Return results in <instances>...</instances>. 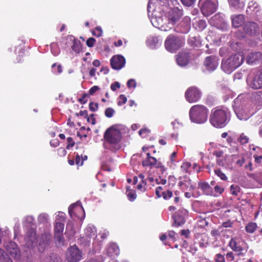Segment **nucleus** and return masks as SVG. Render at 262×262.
Instances as JSON below:
<instances>
[{"label":"nucleus","instance_id":"e433bc0d","mask_svg":"<svg viewBox=\"0 0 262 262\" xmlns=\"http://www.w3.org/2000/svg\"><path fill=\"white\" fill-rule=\"evenodd\" d=\"M0 262H13L11 257L6 254H5L4 250L2 249H0Z\"/></svg>","mask_w":262,"mask_h":262},{"label":"nucleus","instance_id":"6e6d98bb","mask_svg":"<svg viewBox=\"0 0 262 262\" xmlns=\"http://www.w3.org/2000/svg\"><path fill=\"white\" fill-rule=\"evenodd\" d=\"M9 230L7 227H5L3 230L0 228V244L2 243V238L5 235L9 234Z\"/></svg>","mask_w":262,"mask_h":262},{"label":"nucleus","instance_id":"1a4fd4ad","mask_svg":"<svg viewBox=\"0 0 262 262\" xmlns=\"http://www.w3.org/2000/svg\"><path fill=\"white\" fill-rule=\"evenodd\" d=\"M82 257V253L75 246L69 248L66 253V258L69 262H77Z\"/></svg>","mask_w":262,"mask_h":262},{"label":"nucleus","instance_id":"0eeeda50","mask_svg":"<svg viewBox=\"0 0 262 262\" xmlns=\"http://www.w3.org/2000/svg\"><path fill=\"white\" fill-rule=\"evenodd\" d=\"M4 247L7 252L6 254L8 256L13 258L15 260H19L20 259V251L15 242H6L4 244Z\"/></svg>","mask_w":262,"mask_h":262},{"label":"nucleus","instance_id":"cd10ccee","mask_svg":"<svg viewBox=\"0 0 262 262\" xmlns=\"http://www.w3.org/2000/svg\"><path fill=\"white\" fill-rule=\"evenodd\" d=\"M259 8L258 5L254 1H251L249 3L248 9L247 12L250 14H257L259 12Z\"/></svg>","mask_w":262,"mask_h":262},{"label":"nucleus","instance_id":"393cba45","mask_svg":"<svg viewBox=\"0 0 262 262\" xmlns=\"http://www.w3.org/2000/svg\"><path fill=\"white\" fill-rule=\"evenodd\" d=\"M249 85L253 89H258L262 88V80L257 74L250 82L248 81Z\"/></svg>","mask_w":262,"mask_h":262},{"label":"nucleus","instance_id":"a19ab883","mask_svg":"<svg viewBox=\"0 0 262 262\" xmlns=\"http://www.w3.org/2000/svg\"><path fill=\"white\" fill-rule=\"evenodd\" d=\"M48 217L49 215L48 214L45 213H42L40 214L38 216V222L39 223H46L48 222Z\"/></svg>","mask_w":262,"mask_h":262},{"label":"nucleus","instance_id":"412c9836","mask_svg":"<svg viewBox=\"0 0 262 262\" xmlns=\"http://www.w3.org/2000/svg\"><path fill=\"white\" fill-rule=\"evenodd\" d=\"M262 61V55L260 52L250 53L247 58V63L251 64H259Z\"/></svg>","mask_w":262,"mask_h":262},{"label":"nucleus","instance_id":"f704fd0d","mask_svg":"<svg viewBox=\"0 0 262 262\" xmlns=\"http://www.w3.org/2000/svg\"><path fill=\"white\" fill-rule=\"evenodd\" d=\"M199 188L202 189L204 193L207 194H210L209 193L210 189H211V187L210 185L206 182H201L199 183L198 185Z\"/></svg>","mask_w":262,"mask_h":262},{"label":"nucleus","instance_id":"a18cd8bd","mask_svg":"<svg viewBox=\"0 0 262 262\" xmlns=\"http://www.w3.org/2000/svg\"><path fill=\"white\" fill-rule=\"evenodd\" d=\"M93 34L97 37H100L102 36L103 31L101 27L97 26L92 32Z\"/></svg>","mask_w":262,"mask_h":262},{"label":"nucleus","instance_id":"79ce46f5","mask_svg":"<svg viewBox=\"0 0 262 262\" xmlns=\"http://www.w3.org/2000/svg\"><path fill=\"white\" fill-rule=\"evenodd\" d=\"M51 51L52 53L54 56H56L59 53V52H60L59 48L57 43H52L51 45Z\"/></svg>","mask_w":262,"mask_h":262},{"label":"nucleus","instance_id":"de8ad7c7","mask_svg":"<svg viewBox=\"0 0 262 262\" xmlns=\"http://www.w3.org/2000/svg\"><path fill=\"white\" fill-rule=\"evenodd\" d=\"M214 172L220 179L222 180L225 181L227 180V177L224 173H223L220 169H216L214 170Z\"/></svg>","mask_w":262,"mask_h":262},{"label":"nucleus","instance_id":"6ab92c4d","mask_svg":"<svg viewBox=\"0 0 262 262\" xmlns=\"http://www.w3.org/2000/svg\"><path fill=\"white\" fill-rule=\"evenodd\" d=\"M162 38L160 36H150L146 41V45L151 49H157L161 46Z\"/></svg>","mask_w":262,"mask_h":262},{"label":"nucleus","instance_id":"423d86ee","mask_svg":"<svg viewBox=\"0 0 262 262\" xmlns=\"http://www.w3.org/2000/svg\"><path fill=\"white\" fill-rule=\"evenodd\" d=\"M199 5L201 11L205 16H209L214 13L217 8L216 2L212 0H200Z\"/></svg>","mask_w":262,"mask_h":262},{"label":"nucleus","instance_id":"49530a36","mask_svg":"<svg viewBox=\"0 0 262 262\" xmlns=\"http://www.w3.org/2000/svg\"><path fill=\"white\" fill-rule=\"evenodd\" d=\"M191 166V164L189 162H184L181 166V170L184 173L188 172V169Z\"/></svg>","mask_w":262,"mask_h":262},{"label":"nucleus","instance_id":"7ed1b4c3","mask_svg":"<svg viewBox=\"0 0 262 262\" xmlns=\"http://www.w3.org/2000/svg\"><path fill=\"white\" fill-rule=\"evenodd\" d=\"M228 112L227 110L213 108L211 112L209 121L212 126L216 128L224 127L229 122Z\"/></svg>","mask_w":262,"mask_h":262},{"label":"nucleus","instance_id":"ea45409f","mask_svg":"<svg viewBox=\"0 0 262 262\" xmlns=\"http://www.w3.org/2000/svg\"><path fill=\"white\" fill-rule=\"evenodd\" d=\"M66 217V214L63 212H58L56 216L55 223H64Z\"/></svg>","mask_w":262,"mask_h":262},{"label":"nucleus","instance_id":"4be33fe9","mask_svg":"<svg viewBox=\"0 0 262 262\" xmlns=\"http://www.w3.org/2000/svg\"><path fill=\"white\" fill-rule=\"evenodd\" d=\"M177 63L179 66H186L189 63L190 55L187 52H181L176 56Z\"/></svg>","mask_w":262,"mask_h":262},{"label":"nucleus","instance_id":"338daca9","mask_svg":"<svg viewBox=\"0 0 262 262\" xmlns=\"http://www.w3.org/2000/svg\"><path fill=\"white\" fill-rule=\"evenodd\" d=\"M127 85L128 88H130L132 87L135 88L136 86V82L134 79H130L127 81Z\"/></svg>","mask_w":262,"mask_h":262},{"label":"nucleus","instance_id":"f257e3e1","mask_svg":"<svg viewBox=\"0 0 262 262\" xmlns=\"http://www.w3.org/2000/svg\"><path fill=\"white\" fill-rule=\"evenodd\" d=\"M177 0H149L148 15L154 27L162 31L172 29L182 15Z\"/></svg>","mask_w":262,"mask_h":262},{"label":"nucleus","instance_id":"69168bd1","mask_svg":"<svg viewBox=\"0 0 262 262\" xmlns=\"http://www.w3.org/2000/svg\"><path fill=\"white\" fill-rule=\"evenodd\" d=\"M95 42H96V40L95 38H94L93 37H90L86 40V45L89 47H93Z\"/></svg>","mask_w":262,"mask_h":262},{"label":"nucleus","instance_id":"20e7f679","mask_svg":"<svg viewBox=\"0 0 262 262\" xmlns=\"http://www.w3.org/2000/svg\"><path fill=\"white\" fill-rule=\"evenodd\" d=\"M208 110L201 105L192 106L189 111V116L192 122L203 123L207 120Z\"/></svg>","mask_w":262,"mask_h":262},{"label":"nucleus","instance_id":"774afa93","mask_svg":"<svg viewBox=\"0 0 262 262\" xmlns=\"http://www.w3.org/2000/svg\"><path fill=\"white\" fill-rule=\"evenodd\" d=\"M149 133V130L147 128H142L139 132V135L143 137H145Z\"/></svg>","mask_w":262,"mask_h":262},{"label":"nucleus","instance_id":"37998d69","mask_svg":"<svg viewBox=\"0 0 262 262\" xmlns=\"http://www.w3.org/2000/svg\"><path fill=\"white\" fill-rule=\"evenodd\" d=\"M34 221V219L32 216L28 215L26 216L23 220V223L26 226H31Z\"/></svg>","mask_w":262,"mask_h":262},{"label":"nucleus","instance_id":"bb28decb","mask_svg":"<svg viewBox=\"0 0 262 262\" xmlns=\"http://www.w3.org/2000/svg\"><path fill=\"white\" fill-rule=\"evenodd\" d=\"M231 19L232 25L235 28L239 27L242 25L244 21V16L241 14L233 15Z\"/></svg>","mask_w":262,"mask_h":262},{"label":"nucleus","instance_id":"603ef678","mask_svg":"<svg viewBox=\"0 0 262 262\" xmlns=\"http://www.w3.org/2000/svg\"><path fill=\"white\" fill-rule=\"evenodd\" d=\"M115 112V110L113 108L108 107L105 111V115L108 118H111L113 116Z\"/></svg>","mask_w":262,"mask_h":262},{"label":"nucleus","instance_id":"dca6fc26","mask_svg":"<svg viewBox=\"0 0 262 262\" xmlns=\"http://www.w3.org/2000/svg\"><path fill=\"white\" fill-rule=\"evenodd\" d=\"M186 210L185 209H180L176 212L173 215L174 227H179L183 225L185 222V215L186 214Z\"/></svg>","mask_w":262,"mask_h":262},{"label":"nucleus","instance_id":"3c124183","mask_svg":"<svg viewBox=\"0 0 262 262\" xmlns=\"http://www.w3.org/2000/svg\"><path fill=\"white\" fill-rule=\"evenodd\" d=\"M127 101V98L124 95H120L118 98L117 104L119 106H121L125 104Z\"/></svg>","mask_w":262,"mask_h":262},{"label":"nucleus","instance_id":"473e14b6","mask_svg":"<svg viewBox=\"0 0 262 262\" xmlns=\"http://www.w3.org/2000/svg\"><path fill=\"white\" fill-rule=\"evenodd\" d=\"M228 2L230 6L235 9L243 8L245 4L243 0H228Z\"/></svg>","mask_w":262,"mask_h":262},{"label":"nucleus","instance_id":"5701e85b","mask_svg":"<svg viewBox=\"0 0 262 262\" xmlns=\"http://www.w3.org/2000/svg\"><path fill=\"white\" fill-rule=\"evenodd\" d=\"M234 112L237 118L241 120H247L250 116V114L243 108L236 107Z\"/></svg>","mask_w":262,"mask_h":262},{"label":"nucleus","instance_id":"9b49d317","mask_svg":"<svg viewBox=\"0 0 262 262\" xmlns=\"http://www.w3.org/2000/svg\"><path fill=\"white\" fill-rule=\"evenodd\" d=\"M66 44L68 46H70L72 50L76 53H79L82 51L81 42L72 35L67 37Z\"/></svg>","mask_w":262,"mask_h":262},{"label":"nucleus","instance_id":"c9c22d12","mask_svg":"<svg viewBox=\"0 0 262 262\" xmlns=\"http://www.w3.org/2000/svg\"><path fill=\"white\" fill-rule=\"evenodd\" d=\"M246 29L250 34L255 33L257 30V25L254 23H250L246 27Z\"/></svg>","mask_w":262,"mask_h":262},{"label":"nucleus","instance_id":"a878e982","mask_svg":"<svg viewBox=\"0 0 262 262\" xmlns=\"http://www.w3.org/2000/svg\"><path fill=\"white\" fill-rule=\"evenodd\" d=\"M106 253L110 257L118 255L119 253V249L118 245L115 243L110 244L107 249Z\"/></svg>","mask_w":262,"mask_h":262},{"label":"nucleus","instance_id":"7c9ffc66","mask_svg":"<svg viewBox=\"0 0 262 262\" xmlns=\"http://www.w3.org/2000/svg\"><path fill=\"white\" fill-rule=\"evenodd\" d=\"M219 64V59L215 56H209L206 58L204 66H217Z\"/></svg>","mask_w":262,"mask_h":262},{"label":"nucleus","instance_id":"680f3d73","mask_svg":"<svg viewBox=\"0 0 262 262\" xmlns=\"http://www.w3.org/2000/svg\"><path fill=\"white\" fill-rule=\"evenodd\" d=\"M215 259L216 262H225L224 256L220 253L216 255Z\"/></svg>","mask_w":262,"mask_h":262},{"label":"nucleus","instance_id":"aec40b11","mask_svg":"<svg viewBox=\"0 0 262 262\" xmlns=\"http://www.w3.org/2000/svg\"><path fill=\"white\" fill-rule=\"evenodd\" d=\"M180 180L181 181L179 183V185L182 189L184 190H191L195 188V185L192 184L191 180L187 176H184Z\"/></svg>","mask_w":262,"mask_h":262},{"label":"nucleus","instance_id":"c756f323","mask_svg":"<svg viewBox=\"0 0 262 262\" xmlns=\"http://www.w3.org/2000/svg\"><path fill=\"white\" fill-rule=\"evenodd\" d=\"M147 158L143 161L142 165L143 166H152L156 164L157 159L150 156L149 153H147Z\"/></svg>","mask_w":262,"mask_h":262},{"label":"nucleus","instance_id":"6e6552de","mask_svg":"<svg viewBox=\"0 0 262 262\" xmlns=\"http://www.w3.org/2000/svg\"><path fill=\"white\" fill-rule=\"evenodd\" d=\"M185 97L187 101L190 103L195 102L201 97V92L195 86L189 88L186 91Z\"/></svg>","mask_w":262,"mask_h":262},{"label":"nucleus","instance_id":"b1692460","mask_svg":"<svg viewBox=\"0 0 262 262\" xmlns=\"http://www.w3.org/2000/svg\"><path fill=\"white\" fill-rule=\"evenodd\" d=\"M125 64V59L122 55H115L111 59V66H124Z\"/></svg>","mask_w":262,"mask_h":262},{"label":"nucleus","instance_id":"e2e57ef3","mask_svg":"<svg viewBox=\"0 0 262 262\" xmlns=\"http://www.w3.org/2000/svg\"><path fill=\"white\" fill-rule=\"evenodd\" d=\"M52 71L54 74H60L62 71L61 67H52Z\"/></svg>","mask_w":262,"mask_h":262},{"label":"nucleus","instance_id":"f8f14e48","mask_svg":"<svg viewBox=\"0 0 262 262\" xmlns=\"http://www.w3.org/2000/svg\"><path fill=\"white\" fill-rule=\"evenodd\" d=\"M26 245L28 248H33L37 246L36 233L33 229H30L25 238Z\"/></svg>","mask_w":262,"mask_h":262},{"label":"nucleus","instance_id":"13d9d810","mask_svg":"<svg viewBox=\"0 0 262 262\" xmlns=\"http://www.w3.org/2000/svg\"><path fill=\"white\" fill-rule=\"evenodd\" d=\"M162 194L163 198L165 200L169 199L172 196V192L170 190L163 191L162 192Z\"/></svg>","mask_w":262,"mask_h":262},{"label":"nucleus","instance_id":"0e129e2a","mask_svg":"<svg viewBox=\"0 0 262 262\" xmlns=\"http://www.w3.org/2000/svg\"><path fill=\"white\" fill-rule=\"evenodd\" d=\"M182 4L186 6H192L194 2H195V0H181Z\"/></svg>","mask_w":262,"mask_h":262},{"label":"nucleus","instance_id":"9d476101","mask_svg":"<svg viewBox=\"0 0 262 262\" xmlns=\"http://www.w3.org/2000/svg\"><path fill=\"white\" fill-rule=\"evenodd\" d=\"M229 246L234 251L237 253L238 255L242 256L244 255L247 253L248 248L245 242L243 241L241 243H237L233 238L230 241Z\"/></svg>","mask_w":262,"mask_h":262},{"label":"nucleus","instance_id":"a211bd4d","mask_svg":"<svg viewBox=\"0 0 262 262\" xmlns=\"http://www.w3.org/2000/svg\"><path fill=\"white\" fill-rule=\"evenodd\" d=\"M64 223H55L54 225L55 238L60 243H63L64 237L63 231L64 229Z\"/></svg>","mask_w":262,"mask_h":262},{"label":"nucleus","instance_id":"ddd939ff","mask_svg":"<svg viewBox=\"0 0 262 262\" xmlns=\"http://www.w3.org/2000/svg\"><path fill=\"white\" fill-rule=\"evenodd\" d=\"M244 60V56L238 53L230 57L226 60H223V64L225 66H241Z\"/></svg>","mask_w":262,"mask_h":262},{"label":"nucleus","instance_id":"f03ea898","mask_svg":"<svg viewBox=\"0 0 262 262\" xmlns=\"http://www.w3.org/2000/svg\"><path fill=\"white\" fill-rule=\"evenodd\" d=\"M104 147L112 151L115 152L121 147L122 135L115 125L107 128L104 134Z\"/></svg>","mask_w":262,"mask_h":262},{"label":"nucleus","instance_id":"2eb2a0df","mask_svg":"<svg viewBox=\"0 0 262 262\" xmlns=\"http://www.w3.org/2000/svg\"><path fill=\"white\" fill-rule=\"evenodd\" d=\"M51 239V234L49 232H45L39 238L38 249L40 252H42L49 245Z\"/></svg>","mask_w":262,"mask_h":262},{"label":"nucleus","instance_id":"5fc2aeb1","mask_svg":"<svg viewBox=\"0 0 262 262\" xmlns=\"http://www.w3.org/2000/svg\"><path fill=\"white\" fill-rule=\"evenodd\" d=\"M203 69H202L203 72L205 74H209L215 70L216 67H203Z\"/></svg>","mask_w":262,"mask_h":262},{"label":"nucleus","instance_id":"58836bf2","mask_svg":"<svg viewBox=\"0 0 262 262\" xmlns=\"http://www.w3.org/2000/svg\"><path fill=\"white\" fill-rule=\"evenodd\" d=\"M257 228V225L255 223H250L245 227L246 231L248 233H253Z\"/></svg>","mask_w":262,"mask_h":262},{"label":"nucleus","instance_id":"39448f33","mask_svg":"<svg viewBox=\"0 0 262 262\" xmlns=\"http://www.w3.org/2000/svg\"><path fill=\"white\" fill-rule=\"evenodd\" d=\"M184 44V40L176 35H168L164 42V46L167 51L171 53L176 52Z\"/></svg>","mask_w":262,"mask_h":262},{"label":"nucleus","instance_id":"4468645a","mask_svg":"<svg viewBox=\"0 0 262 262\" xmlns=\"http://www.w3.org/2000/svg\"><path fill=\"white\" fill-rule=\"evenodd\" d=\"M191 19L185 16L182 21L174 28V31L181 33H187L190 29Z\"/></svg>","mask_w":262,"mask_h":262},{"label":"nucleus","instance_id":"c85d7f7f","mask_svg":"<svg viewBox=\"0 0 262 262\" xmlns=\"http://www.w3.org/2000/svg\"><path fill=\"white\" fill-rule=\"evenodd\" d=\"M84 233L88 239L96 237V230L93 225H89L85 229Z\"/></svg>","mask_w":262,"mask_h":262},{"label":"nucleus","instance_id":"2f4dec72","mask_svg":"<svg viewBox=\"0 0 262 262\" xmlns=\"http://www.w3.org/2000/svg\"><path fill=\"white\" fill-rule=\"evenodd\" d=\"M75 234L73 224L71 222H69L67 224L65 234L69 238H72Z\"/></svg>","mask_w":262,"mask_h":262},{"label":"nucleus","instance_id":"bf43d9fd","mask_svg":"<svg viewBox=\"0 0 262 262\" xmlns=\"http://www.w3.org/2000/svg\"><path fill=\"white\" fill-rule=\"evenodd\" d=\"M98 108V104L91 102L89 104V108L92 112H95Z\"/></svg>","mask_w":262,"mask_h":262},{"label":"nucleus","instance_id":"4c0bfd02","mask_svg":"<svg viewBox=\"0 0 262 262\" xmlns=\"http://www.w3.org/2000/svg\"><path fill=\"white\" fill-rule=\"evenodd\" d=\"M126 193L128 200L130 201L133 202L136 199V194L135 193V191L133 190L130 189L129 187L127 188Z\"/></svg>","mask_w":262,"mask_h":262},{"label":"nucleus","instance_id":"8fccbe9b","mask_svg":"<svg viewBox=\"0 0 262 262\" xmlns=\"http://www.w3.org/2000/svg\"><path fill=\"white\" fill-rule=\"evenodd\" d=\"M238 141L243 144H246L249 142V138L243 133L240 135Z\"/></svg>","mask_w":262,"mask_h":262},{"label":"nucleus","instance_id":"052dcab7","mask_svg":"<svg viewBox=\"0 0 262 262\" xmlns=\"http://www.w3.org/2000/svg\"><path fill=\"white\" fill-rule=\"evenodd\" d=\"M67 141L68 142V144L67 145L66 148L69 149L71 147L74 146L75 142L73 141V138L72 137H68L67 138Z\"/></svg>","mask_w":262,"mask_h":262},{"label":"nucleus","instance_id":"864d4df0","mask_svg":"<svg viewBox=\"0 0 262 262\" xmlns=\"http://www.w3.org/2000/svg\"><path fill=\"white\" fill-rule=\"evenodd\" d=\"M237 67H221L222 70L227 74L231 73Z\"/></svg>","mask_w":262,"mask_h":262},{"label":"nucleus","instance_id":"72a5a7b5","mask_svg":"<svg viewBox=\"0 0 262 262\" xmlns=\"http://www.w3.org/2000/svg\"><path fill=\"white\" fill-rule=\"evenodd\" d=\"M81 210H83V208L81 206L79 205L78 202L71 205L68 208L69 213L71 217L74 214L75 210L78 211Z\"/></svg>","mask_w":262,"mask_h":262},{"label":"nucleus","instance_id":"f3484780","mask_svg":"<svg viewBox=\"0 0 262 262\" xmlns=\"http://www.w3.org/2000/svg\"><path fill=\"white\" fill-rule=\"evenodd\" d=\"M210 24L216 27L221 30H225L227 28V24L223 20L220 14H215L209 20Z\"/></svg>","mask_w":262,"mask_h":262},{"label":"nucleus","instance_id":"4d7b16f0","mask_svg":"<svg viewBox=\"0 0 262 262\" xmlns=\"http://www.w3.org/2000/svg\"><path fill=\"white\" fill-rule=\"evenodd\" d=\"M197 25L200 30H203L206 28L207 25L205 20H199L197 22Z\"/></svg>","mask_w":262,"mask_h":262},{"label":"nucleus","instance_id":"c03bdc74","mask_svg":"<svg viewBox=\"0 0 262 262\" xmlns=\"http://www.w3.org/2000/svg\"><path fill=\"white\" fill-rule=\"evenodd\" d=\"M137 189L141 192H144L146 189V182L145 180H142L137 185Z\"/></svg>","mask_w":262,"mask_h":262},{"label":"nucleus","instance_id":"09e8293b","mask_svg":"<svg viewBox=\"0 0 262 262\" xmlns=\"http://www.w3.org/2000/svg\"><path fill=\"white\" fill-rule=\"evenodd\" d=\"M230 191L232 194L237 195L239 192V187L238 186L232 185L230 186Z\"/></svg>","mask_w":262,"mask_h":262}]
</instances>
